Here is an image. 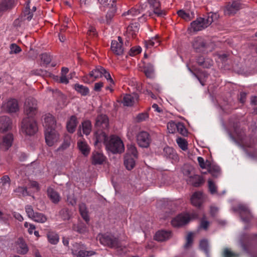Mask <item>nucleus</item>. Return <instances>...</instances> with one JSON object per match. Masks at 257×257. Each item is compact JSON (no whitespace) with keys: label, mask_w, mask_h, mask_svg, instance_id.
Returning a JSON list of instances; mask_svg holds the SVG:
<instances>
[{"label":"nucleus","mask_w":257,"mask_h":257,"mask_svg":"<svg viewBox=\"0 0 257 257\" xmlns=\"http://www.w3.org/2000/svg\"><path fill=\"white\" fill-rule=\"evenodd\" d=\"M214 18H217L215 14H210L207 17L197 18L191 23L189 29L193 32L201 31L209 26L213 22Z\"/></svg>","instance_id":"1"},{"label":"nucleus","mask_w":257,"mask_h":257,"mask_svg":"<svg viewBox=\"0 0 257 257\" xmlns=\"http://www.w3.org/2000/svg\"><path fill=\"white\" fill-rule=\"evenodd\" d=\"M21 131L27 135H34L38 131L37 124L34 118H24L21 123Z\"/></svg>","instance_id":"2"},{"label":"nucleus","mask_w":257,"mask_h":257,"mask_svg":"<svg viewBox=\"0 0 257 257\" xmlns=\"http://www.w3.org/2000/svg\"><path fill=\"white\" fill-rule=\"evenodd\" d=\"M96 239L102 245L109 248H116L119 245L118 238L111 234H99Z\"/></svg>","instance_id":"3"},{"label":"nucleus","mask_w":257,"mask_h":257,"mask_svg":"<svg viewBox=\"0 0 257 257\" xmlns=\"http://www.w3.org/2000/svg\"><path fill=\"white\" fill-rule=\"evenodd\" d=\"M106 148L113 153H121L124 150V145L121 139L115 136H112L106 143Z\"/></svg>","instance_id":"4"},{"label":"nucleus","mask_w":257,"mask_h":257,"mask_svg":"<svg viewBox=\"0 0 257 257\" xmlns=\"http://www.w3.org/2000/svg\"><path fill=\"white\" fill-rule=\"evenodd\" d=\"M26 117L34 118L37 112V101L33 98H27L25 102L24 107Z\"/></svg>","instance_id":"5"},{"label":"nucleus","mask_w":257,"mask_h":257,"mask_svg":"<svg viewBox=\"0 0 257 257\" xmlns=\"http://www.w3.org/2000/svg\"><path fill=\"white\" fill-rule=\"evenodd\" d=\"M197 217V215L196 214H181L172 220V224L174 227H180L187 224L192 218Z\"/></svg>","instance_id":"6"},{"label":"nucleus","mask_w":257,"mask_h":257,"mask_svg":"<svg viewBox=\"0 0 257 257\" xmlns=\"http://www.w3.org/2000/svg\"><path fill=\"white\" fill-rule=\"evenodd\" d=\"M152 12L149 13V16L153 14L158 17H163L166 15V11L161 9V3L159 0H147Z\"/></svg>","instance_id":"7"},{"label":"nucleus","mask_w":257,"mask_h":257,"mask_svg":"<svg viewBox=\"0 0 257 257\" xmlns=\"http://www.w3.org/2000/svg\"><path fill=\"white\" fill-rule=\"evenodd\" d=\"M25 210L28 217L35 222L42 223L45 222L47 220V217L43 213L35 212L31 205L26 206Z\"/></svg>","instance_id":"8"},{"label":"nucleus","mask_w":257,"mask_h":257,"mask_svg":"<svg viewBox=\"0 0 257 257\" xmlns=\"http://www.w3.org/2000/svg\"><path fill=\"white\" fill-rule=\"evenodd\" d=\"M84 247V245L82 243H75L73 244V254L77 257L90 256L96 254V252L93 250H83Z\"/></svg>","instance_id":"9"},{"label":"nucleus","mask_w":257,"mask_h":257,"mask_svg":"<svg viewBox=\"0 0 257 257\" xmlns=\"http://www.w3.org/2000/svg\"><path fill=\"white\" fill-rule=\"evenodd\" d=\"M46 143L49 146H52L58 142L59 134L56 130H49L45 131Z\"/></svg>","instance_id":"10"},{"label":"nucleus","mask_w":257,"mask_h":257,"mask_svg":"<svg viewBox=\"0 0 257 257\" xmlns=\"http://www.w3.org/2000/svg\"><path fill=\"white\" fill-rule=\"evenodd\" d=\"M137 141L139 146L142 148H148L151 143V138L146 132H141L137 136Z\"/></svg>","instance_id":"11"},{"label":"nucleus","mask_w":257,"mask_h":257,"mask_svg":"<svg viewBox=\"0 0 257 257\" xmlns=\"http://www.w3.org/2000/svg\"><path fill=\"white\" fill-rule=\"evenodd\" d=\"M241 8V5L238 1L228 3L224 10L225 15L230 16L235 14Z\"/></svg>","instance_id":"12"},{"label":"nucleus","mask_w":257,"mask_h":257,"mask_svg":"<svg viewBox=\"0 0 257 257\" xmlns=\"http://www.w3.org/2000/svg\"><path fill=\"white\" fill-rule=\"evenodd\" d=\"M14 138L12 134L9 133L4 136L0 141V149L6 151L12 145Z\"/></svg>","instance_id":"13"},{"label":"nucleus","mask_w":257,"mask_h":257,"mask_svg":"<svg viewBox=\"0 0 257 257\" xmlns=\"http://www.w3.org/2000/svg\"><path fill=\"white\" fill-rule=\"evenodd\" d=\"M105 72V69L102 67L98 66L95 69L92 70L89 74L86 76L88 79L87 83H91L94 81L97 78L101 77L103 73Z\"/></svg>","instance_id":"14"},{"label":"nucleus","mask_w":257,"mask_h":257,"mask_svg":"<svg viewBox=\"0 0 257 257\" xmlns=\"http://www.w3.org/2000/svg\"><path fill=\"white\" fill-rule=\"evenodd\" d=\"M111 50L116 55H121L123 53L122 46V41L120 37H118L117 40H112L111 44Z\"/></svg>","instance_id":"15"},{"label":"nucleus","mask_w":257,"mask_h":257,"mask_svg":"<svg viewBox=\"0 0 257 257\" xmlns=\"http://www.w3.org/2000/svg\"><path fill=\"white\" fill-rule=\"evenodd\" d=\"M3 108L8 112H16L19 109L18 101L15 99H10L3 104Z\"/></svg>","instance_id":"16"},{"label":"nucleus","mask_w":257,"mask_h":257,"mask_svg":"<svg viewBox=\"0 0 257 257\" xmlns=\"http://www.w3.org/2000/svg\"><path fill=\"white\" fill-rule=\"evenodd\" d=\"M12 120L7 116H0V133H4L12 128Z\"/></svg>","instance_id":"17"},{"label":"nucleus","mask_w":257,"mask_h":257,"mask_svg":"<svg viewBox=\"0 0 257 257\" xmlns=\"http://www.w3.org/2000/svg\"><path fill=\"white\" fill-rule=\"evenodd\" d=\"M139 96L136 93L123 95L121 102L124 106H131L138 101Z\"/></svg>","instance_id":"18"},{"label":"nucleus","mask_w":257,"mask_h":257,"mask_svg":"<svg viewBox=\"0 0 257 257\" xmlns=\"http://www.w3.org/2000/svg\"><path fill=\"white\" fill-rule=\"evenodd\" d=\"M108 118L106 115L100 114L97 117L95 125L99 129H107L108 127Z\"/></svg>","instance_id":"19"},{"label":"nucleus","mask_w":257,"mask_h":257,"mask_svg":"<svg viewBox=\"0 0 257 257\" xmlns=\"http://www.w3.org/2000/svg\"><path fill=\"white\" fill-rule=\"evenodd\" d=\"M238 210L243 221L247 222L251 219L252 216L247 207L240 205L238 206Z\"/></svg>","instance_id":"20"},{"label":"nucleus","mask_w":257,"mask_h":257,"mask_svg":"<svg viewBox=\"0 0 257 257\" xmlns=\"http://www.w3.org/2000/svg\"><path fill=\"white\" fill-rule=\"evenodd\" d=\"M43 125L45 128V131H48V128L55 130L56 124L54 116L50 114H46L44 117Z\"/></svg>","instance_id":"21"},{"label":"nucleus","mask_w":257,"mask_h":257,"mask_svg":"<svg viewBox=\"0 0 257 257\" xmlns=\"http://www.w3.org/2000/svg\"><path fill=\"white\" fill-rule=\"evenodd\" d=\"M105 157L99 151H94L91 155V163L93 165H101L105 161Z\"/></svg>","instance_id":"22"},{"label":"nucleus","mask_w":257,"mask_h":257,"mask_svg":"<svg viewBox=\"0 0 257 257\" xmlns=\"http://www.w3.org/2000/svg\"><path fill=\"white\" fill-rule=\"evenodd\" d=\"M192 46L197 52L204 51L207 47L206 43L201 37H197L194 39Z\"/></svg>","instance_id":"23"},{"label":"nucleus","mask_w":257,"mask_h":257,"mask_svg":"<svg viewBox=\"0 0 257 257\" xmlns=\"http://www.w3.org/2000/svg\"><path fill=\"white\" fill-rule=\"evenodd\" d=\"M204 197L201 192H195L191 198V202L193 205L200 207L203 202Z\"/></svg>","instance_id":"24"},{"label":"nucleus","mask_w":257,"mask_h":257,"mask_svg":"<svg viewBox=\"0 0 257 257\" xmlns=\"http://www.w3.org/2000/svg\"><path fill=\"white\" fill-rule=\"evenodd\" d=\"M187 183L195 187H198L204 183V180L202 177L198 175L193 174L190 176L187 179Z\"/></svg>","instance_id":"25"},{"label":"nucleus","mask_w":257,"mask_h":257,"mask_svg":"<svg viewBox=\"0 0 257 257\" xmlns=\"http://www.w3.org/2000/svg\"><path fill=\"white\" fill-rule=\"evenodd\" d=\"M47 195L51 201L55 204H57L61 199L59 194L51 187L48 188L47 189Z\"/></svg>","instance_id":"26"},{"label":"nucleus","mask_w":257,"mask_h":257,"mask_svg":"<svg viewBox=\"0 0 257 257\" xmlns=\"http://www.w3.org/2000/svg\"><path fill=\"white\" fill-rule=\"evenodd\" d=\"M78 121L75 116H71L68 120L66 124V128L70 133H73L76 129Z\"/></svg>","instance_id":"27"},{"label":"nucleus","mask_w":257,"mask_h":257,"mask_svg":"<svg viewBox=\"0 0 257 257\" xmlns=\"http://www.w3.org/2000/svg\"><path fill=\"white\" fill-rule=\"evenodd\" d=\"M94 138L95 145L99 143H103L106 146V143H108L107 136L104 132L100 130L97 131L95 134Z\"/></svg>","instance_id":"28"},{"label":"nucleus","mask_w":257,"mask_h":257,"mask_svg":"<svg viewBox=\"0 0 257 257\" xmlns=\"http://www.w3.org/2000/svg\"><path fill=\"white\" fill-rule=\"evenodd\" d=\"M171 236V233L169 231L161 230L156 232L155 239L159 241H163L169 239Z\"/></svg>","instance_id":"29"},{"label":"nucleus","mask_w":257,"mask_h":257,"mask_svg":"<svg viewBox=\"0 0 257 257\" xmlns=\"http://www.w3.org/2000/svg\"><path fill=\"white\" fill-rule=\"evenodd\" d=\"M14 5V0H3L0 2V14L12 9Z\"/></svg>","instance_id":"30"},{"label":"nucleus","mask_w":257,"mask_h":257,"mask_svg":"<svg viewBox=\"0 0 257 257\" xmlns=\"http://www.w3.org/2000/svg\"><path fill=\"white\" fill-rule=\"evenodd\" d=\"M139 29V24L138 23H132L129 25L126 29V33L128 36H131L134 38L138 32Z\"/></svg>","instance_id":"31"},{"label":"nucleus","mask_w":257,"mask_h":257,"mask_svg":"<svg viewBox=\"0 0 257 257\" xmlns=\"http://www.w3.org/2000/svg\"><path fill=\"white\" fill-rule=\"evenodd\" d=\"M136 158L134 157L125 155L124 159V164L126 169L128 170H131L133 169L136 164L135 159Z\"/></svg>","instance_id":"32"},{"label":"nucleus","mask_w":257,"mask_h":257,"mask_svg":"<svg viewBox=\"0 0 257 257\" xmlns=\"http://www.w3.org/2000/svg\"><path fill=\"white\" fill-rule=\"evenodd\" d=\"M143 72L148 78H152L154 76V68L151 63L145 64L143 67Z\"/></svg>","instance_id":"33"},{"label":"nucleus","mask_w":257,"mask_h":257,"mask_svg":"<svg viewBox=\"0 0 257 257\" xmlns=\"http://www.w3.org/2000/svg\"><path fill=\"white\" fill-rule=\"evenodd\" d=\"M77 146L79 150L84 156H87L88 155L90 149L86 142L80 140L78 141Z\"/></svg>","instance_id":"34"},{"label":"nucleus","mask_w":257,"mask_h":257,"mask_svg":"<svg viewBox=\"0 0 257 257\" xmlns=\"http://www.w3.org/2000/svg\"><path fill=\"white\" fill-rule=\"evenodd\" d=\"M17 252L22 254H25L28 251V247L22 239H19L17 243Z\"/></svg>","instance_id":"35"},{"label":"nucleus","mask_w":257,"mask_h":257,"mask_svg":"<svg viewBox=\"0 0 257 257\" xmlns=\"http://www.w3.org/2000/svg\"><path fill=\"white\" fill-rule=\"evenodd\" d=\"M108 9V12L106 15V21L107 24H109L111 20L113 18L114 14L116 12V9L115 1H112L111 7H110V8Z\"/></svg>","instance_id":"36"},{"label":"nucleus","mask_w":257,"mask_h":257,"mask_svg":"<svg viewBox=\"0 0 257 257\" xmlns=\"http://www.w3.org/2000/svg\"><path fill=\"white\" fill-rule=\"evenodd\" d=\"M48 241L52 244H56L59 242V237L57 233L54 231H49L47 233Z\"/></svg>","instance_id":"37"},{"label":"nucleus","mask_w":257,"mask_h":257,"mask_svg":"<svg viewBox=\"0 0 257 257\" xmlns=\"http://www.w3.org/2000/svg\"><path fill=\"white\" fill-rule=\"evenodd\" d=\"M177 14L186 21H190L194 17V14L193 12L187 13L183 10L178 11Z\"/></svg>","instance_id":"38"},{"label":"nucleus","mask_w":257,"mask_h":257,"mask_svg":"<svg viewBox=\"0 0 257 257\" xmlns=\"http://www.w3.org/2000/svg\"><path fill=\"white\" fill-rule=\"evenodd\" d=\"M140 14V11L139 9L132 8L127 12H125L122 14L126 19H132L133 17L138 16Z\"/></svg>","instance_id":"39"},{"label":"nucleus","mask_w":257,"mask_h":257,"mask_svg":"<svg viewBox=\"0 0 257 257\" xmlns=\"http://www.w3.org/2000/svg\"><path fill=\"white\" fill-rule=\"evenodd\" d=\"M79 212L83 219L88 222L89 221V217L88 215L87 208L84 203L79 204Z\"/></svg>","instance_id":"40"},{"label":"nucleus","mask_w":257,"mask_h":257,"mask_svg":"<svg viewBox=\"0 0 257 257\" xmlns=\"http://www.w3.org/2000/svg\"><path fill=\"white\" fill-rule=\"evenodd\" d=\"M83 133L85 135H88L92 130V125L90 121L85 120L82 123Z\"/></svg>","instance_id":"41"},{"label":"nucleus","mask_w":257,"mask_h":257,"mask_svg":"<svg viewBox=\"0 0 257 257\" xmlns=\"http://www.w3.org/2000/svg\"><path fill=\"white\" fill-rule=\"evenodd\" d=\"M160 41L158 38L155 37L152 38L151 39L146 41L145 42V45L147 48H151L152 47H156L160 45Z\"/></svg>","instance_id":"42"},{"label":"nucleus","mask_w":257,"mask_h":257,"mask_svg":"<svg viewBox=\"0 0 257 257\" xmlns=\"http://www.w3.org/2000/svg\"><path fill=\"white\" fill-rule=\"evenodd\" d=\"M125 155H129L135 158H138V152L134 145L130 144L127 145V153Z\"/></svg>","instance_id":"43"},{"label":"nucleus","mask_w":257,"mask_h":257,"mask_svg":"<svg viewBox=\"0 0 257 257\" xmlns=\"http://www.w3.org/2000/svg\"><path fill=\"white\" fill-rule=\"evenodd\" d=\"M74 88L75 89L82 95H86L89 92V90L88 87L79 84H76Z\"/></svg>","instance_id":"44"},{"label":"nucleus","mask_w":257,"mask_h":257,"mask_svg":"<svg viewBox=\"0 0 257 257\" xmlns=\"http://www.w3.org/2000/svg\"><path fill=\"white\" fill-rule=\"evenodd\" d=\"M238 139L240 141V143L246 147H251L254 144L257 142V138H254L252 140V143H248V138L246 137H240L238 136Z\"/></svg>","instance_id":"45"},{"label":"nucleus","mask_w":257,"mask_h":257,"mask_svg":"<svg viewBox=\"0 0 257 257\" xmlns=\"http://www.w3.org/2000/svg\"><path fill=\"white\" fill-rule=\"evenodd\" d=\"M199 247L206 254V255L209 256V244L207 240L202 239L200 241Z\"/></svg>","instance_id":"46"},{"label":"nucleus","mask_w":257,"mask_h":257,"mask_svg":"<svg viewBox=\"0 0 257 257\" xmlns=\"http://www.w3.org/2000/svg\"><path fill=\"white\" fill-rule=\"evenodd\" d=\"M60 215L63 220H69L72 214L68 209L63 208L59 212Z\"/></svg>","instance_id":"47"},{"label":"nucleus","mask_w":257,"mask_h":257,"mask_svg":"<svg viewBox=\"0 0 257 257\" xmlns=\"http://www.w3.org/2000/svg\"><path fill=\"white\" fill-rule=\"evenodd\" d=\"M149 118V114L146 112L139 113L135 117L137 122H141L146 120Z\"/></svg>","instance_id":"48"},{"label":"nucleus","mask_w":257,"mask_h":257,"mask_svg":"<svg viewBox=\"0 0 257 257\" xmlns=\"http://www.w3.org/2000/svg\"><path fill=\"white\" fill-rule=\"evenodd\" d=\"M220 169L219 167L215 165H210L208 172H209L213 176L217 177L220 173Z\"/></svg>","instance_id":"49"},{"label":"nucleus","mask_w":257,"mask_h":257,"mask_svg":"<svg viewBox=\"0 0 257 257\" xmlns=\"http://www.w3.org/2000/svg\"><path fill=\"white\" fill-rule=\"evenodd\" d=\"M70 143H71V137L68 135H66L65 137V139H64L63 144L59 147V148L58 149V150H63L66 149L70 146Z\"/></svg>","instance_id":"50"},{"label":"nucleus","mask_w":257,"mask_h":257,"mask_svg":"<svg viewBox=\"0 0 257 257\" xmlns=\"http://www.w3.org/2000/svg\"><path fill=\"white\" fill-rule=\"evenodd\" d=\"M15 192L19 196H25L28 195V192L26 187H18L15 189Z\"/></svg>","instance_id":"51"},{"label":"nucleus","mask_w":257,"mask_h":257,"mask_svg":"<svg viewBox=\"0 0 257 257\" xmlns=\"http://www.w3.org/2000/svg\"><path fill=\"white\" fill-rule=\"evenodd\" d=\"M176 142L178 146L183 150H186L187 149V142L183 138H178L176 140Z\"/></svg>","instance_id":"52"},{"label":"nucleus","mask_w":257,"mask_h":257,"mask_svg":"<svg viewBox=\"0 0 257 257\" xmlns=\"http://www.w3.org/2000/svg\"><path fill=\"white\" fill-rule=\"evenodd\" d=\"M177 131L178 133L183 136H186L187 134V130L184 125L181 122L177 123Z\"/></svg>","instance_id":"53"},{"label":"nucleus","mask_w":257,"mask_h":257,"mask_svg":"<svg viewBox=\"0 0 257 257\" xmlns=\"http://www.w3.org/2000/svg\"><path fill=\"white\" fill-rule=\"evenodd\" d=\"M177 123L173 121L169 122L167 124V129L170 133H174L177 130Z\"/></svg>","instance_id":"54"},{"label":"nucleus","mask_w":257,"mask_h":257,"mask_svg":"<svg viewBox=\"0 0 257 257\" xmlns=\"http://www.w3.org/2000/svg\"><path fill=\"white\" fill-rule=\"evenodd\" d=\"M193 239V233L189 232L186 237V243L184 245L185 248L189 247L192 244Z\"/></svg>","instance_id":"55"},{"label":"nucleus","mask_w":257,"mask_h":257,"mask_svg":"<svg viewBox=\"0 0 257 257\" xmlns=\"http://www.w3.org/2000/svg\"><path fill=\"white\" fill-rule=\"evenodd\" d=\"M41 61L44 64L47 65L51 61V56L47 53L42 54L41 56Z\"/></svg>","instance_id":"56"},{"label":"nucleus","mask_w":257,"mask_h":257,"mask_svg":"<svg viewBox=\"0 0 257 257\" xmlns=\"http://www.w3.org/2000/svg\"><path fill=\"white\" fill-rule=\"evenodd\" d=\"M193 169L192 167L186 166L184 167L183 169V173L184 175L187 176L189 178L190 176H192L193 175Z\"/></svg>","instance_id":"57"},{"label":"nucleus","mask_w":257,"mask_h":257,"mask_svg":"<svg viewBox=\"0 0 257 257\" xmlns=\"http://www.w3.org/2000/svg\"><path fill=\"white\" fill-rule=\"evenodd\" d=\"M197 160L201 168L204 169L209 166V162L208 161L205 162L202 157H198Z\"/></svg>","instance_id":"58"},{"label":"nucleus","mask_w":257,"mask_h":257,"mask_svg":"<svg viewBox=\"0 0 257 257\" xmlns=\"http://www.w3.org/2000/svg\"><path fill=\"white\" fill-rule=\"evenodd\" d=\"M141 48L139 46L132 47L130 51L131 56H135L141 52Z\"/></svg>","instance_id":"59"},{"label":"nucleus","mask_w":257,"mask_h":257,"mask_svg":"<svg viewBox=\"0 0 257 257\" xmlns=\"http://www.w3.org/2000/svg\"><path fill=\"white\" fill-rule=\"evenodd\" d=\"M11 53L17 54L21 51V48L16 44H12L10 46Z\"/></svg>","instance_id":"60"},{"label":"nucleus","mask_w":257,"mask_h":257,"mask_svg":"<svg viewBox=\"0 0 257 257\" xmlns=\"http://www.w3.org/2000/svg\"><path fill=\"white\" fill-rule=\"evenodd\" d=\"M224 257H237L238 254L231 252L228 248H225L223 251Z\"/></svg>","instance_id":"61"},{"label":"nucleus","mask_w":257,"mask_h":257,"mask_svg":"<svg viewBox=\"0 0 257 257\" xmlns=\"http://www.w3.org/2000/svg\"><path fill=\"white\" fill-rule=\"evenodd\" d=\"M77 231L80 233H85L87 232L88 228L84 224L80 223L77 226Z\"/></svg>","instance_id":"62"},{"label":"nucleus","mask_w":257,"mask_h":257,"mask_svg":"<svg viewBox=\"0 0 257 257\" xmlns=\"http://www.w3.org/2000/svg\"><path fill=\"white\" fill-rule=\"evenodd\" d=\"M87 34L91 37H94L97 36V32L94 27L90 26L87 32Z\"/></svg>","instance_id":"63"},{"label":"nucleus","mask_w":257,"mask_h":257,"mask_svg":"<svg viewBox=\"0 0 257 257\" xmlns=\"http://www.w3.org/2000/svg\"><path fill=\"white\" fill-rule=\"evenodd\" d=\"M24 226L26 228H28V231L31 234L33 233V230L36 228L34 225L29 223L27 222H26L24 223Z\"/></svg>","instance_id":"64"}]
</instances>
